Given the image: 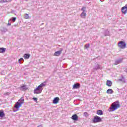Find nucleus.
<instances>
[{"label": "nucleus", "mask_w": 127, "mask_h": 127, "mask_svg": "<svg viewBox=\"0 0 127 127\" xmlns=\"http://www.w3.org/2000/svg\"><path fill=\"white\" fill-rule=\"evenodd\" d=\"M123 62V59H120L115 61V65H118V64H121Z\"/></svg>", "instance_id": "1a4fd4ad"}, {"label": "nucleus", "mask_w": 127, "mask_h": 127, "mask_svg": "<svg viewBox=\"0 0 127 127\" xmlns=\"http://www.w3.org/2000/svg\"><path fill=\"white\" fill-rule=\"evenodd\" d=\"M18 62L20 64H22L23 62H24V60L23 59V58H21L19 60H18Z\"/></svg>", "instance_id": "b1692460"}, {"label": "nucleus", "mask_w": 127, "mask_h": 127, "mask_svg": "<svg viewBox=\"0 0 127 127\" xmlns=\"http://www.w3.org/2000/svg\"><path fill=\"white\" fill-rule=\"evenodd\" d=\"M104 34L105 36H109V35H110V31H109L108 30H106L104 31Z\"/></svg>", "instance_id": "a211bd4d"}, {"label": "nucleus", "mask_w": 127, "mask_h": 127, "mask_svg": "<svg viewBox=\"0 0 127 127\" xmlns=\"http://www.w3.org/2000/svg\"><path fill=\"white\" fill-rule=\"evenodd\" d=\"M24 16L26 19H28V18H29V15H28V14H25Z\"/></svg>", "instance_id": "cd10ccee"}, {"label": "nucleus", "mask_w": 127, "mask_h": 127, "mask_svg": "<svg viewBox=\"0 0 127 127\" xmlns=\"http://www.w3.org/2000/svg\"><path fill=\"white\" fill-rule=\"evenodd\" d=\"M117 90L119 91V88H118Z\"/></svg>", "instance_id": "e433bc0d"}, {"label": "nucleus", "mask_w": 127, "mask_h": 127, "mask_svg": "<svg viewBox=\"0 0 127 127\" xmlns=\"http://www.w3.org/2000/svg\"><path fill=\"white\" fill-rule=\"evenodd\" d=\"M23 58L25 59H29L30 58V54H25L23 56Z\"/></svg>", "instance_id": "f8f14e48"}, {"label": "nucleus", "mask_w": 127, "mask_h": 127, "mask_svg": "<svg viewBox=\"0 0 127 127\" xmlns=\"http://www.w3.org/2000/svg\"><path fill=\"white\" fill-rule=\"evenodd\" d=\"M22 104H24V99H23V97H21L15 104V109L18 110V109L21 107V105H22Z\"/></svg>", "instance_id": "7ed1b4c3"}, {"label": "nucleus", "mask_w": 127, "mask_h": 127, "mask_svg": "<svg viewBox=\"0 0 127 127\" xmlns=\"http://www.w3.org/2000/svg\"><path fill=\"white\" fill-rule=\"evenodd\" d=\"M81 87V85L79 83H75L73 85V89H79Z\"/></svg>", "instance_id": "9b49d317"}, {"label": "nucleus", "mask_w": 127, "mask_h": 127, "mask_svg": "<svg viewBox=\"0 0 127 127\" xmlns=\"http://www.w3.org/2000/svg\"><path fill=\"white\" fill-rule=\"evenodd\" d=\"M10 20L13 21V22H14L15 21V20H16V17H12L11 19H10Z\"/></svg>", "instance_id": "a878e982"}, {"label": "nucleus", "mask_w": 127, "mask_h": 127, "mask_svg": "<svg viewBox=\"0 0 127 127\" xmlns=\"http://www.w3.org/2000/svg\"><path fill=\"white\" fill-rule=\"evenodd\" d=\"M14 112H16V111H14Z\"/></svg>", "instance_id": "4c0bfd02"}, {"label": "nucleus", "mask_w": 127, "mask_h": 127, "mask_svg": "<svg viewBox=\"0 0 127 127\" xmlns=\"http://www.w3.org/2000/svg\"><path fill=\"white\" fill-rule=\"evenodd\" d=\"M59 101H60L59 97H55L53 100V104H58V103H59Z\"/></svg>", "instance_id": "6e6552de"}, {"label": "nucleus", "mask_w": 127, "mask_h": 127, "mask_svg": "<svg viewBox=\"0 0 127 127\" xmlns=\"http://www.w3.org/2000/svg\"><path fill=\"white\" fill-rule=\"evenodd\" d=\"M5 116V114H4L3 110H0V118H3Z\"/></svg>", "instance_id": "2eb2a0df"}, {"label": "nucleus", "mask_w": 127, "mask_h": 127, "mask_svg": "<svg viewBox=\"0 0 127 127\" xmlns=\"http://www.w3.org/2000/svg\"><path fill=\"white\" fill-rule=\"evenodd\" d=\"M125 72H126V73H127V68L125 69V70H124Z\"/></svg>", "instance_id": "473e14b6"}, {"label": "nucleus", "mask_w": 127, "mask_h": 127, "mask_svg": "<svg viewBox=\"0 0 127 127\" xmlns=\"http://www.w3.org/2000/svg\"><path fill=\"white\" fill-rule=\"evenodd\" d=\"M7 31V29L5 27H3L2 29L1 30L2 33H5Z\"/></svg>", "instance_id": "aec40b11"}, {"label": "nucleus", "mask_w": 127, "mask_h": 127, "mask_svg": "<svg viewBox=\"0 0 127 127\" xmlns=\"http://www.w3.org/2000/svg\"><path fill=\"white\" fill-rule=\"evenodd\" d=\"M101 122H102V118H101V117L97 116H95L94 117L93 122L94 124H96V123H101Z\"/></svg>", "instance_id": "423d86ee"}, {"label": "nucleus", "mask_w": 127, "mask_h": 127, "mask_svg": "<svg viewBox=\"0 0 127 127\" xmlns=\"http://www.w3.org/2000/svg\"><path fill=\"white\" fill-rule=\"evenodd\" d=\"M32 99L33 101H35V102H37V98L33 97Z\"/></svg>", "instance_id": "c756f323"}, {"label": "nucleus", "mask_w": 127, "mask_h": 127, "mask_svg": "<svg viewBox=\"0 0 127 127\" xmlns=\"http://www.w3.org/2000/svg\"><path fill=\"white\" fill-rule=\"evenodd\" d=\"M106 85L108 87H112V85H113V82L111 80H107L106 82Z\"/></svg>", "instance_id": "ddd939ff"}, {"label": "nucleus", "mask_w": 127, "mask_h": 127, "mask_svg": "<svg viewBox=\"0 0 127 127\" xmlns=\"http://www.w3.org/2000/svg\"><path fill=\"white\" fill-rule=\"evenodd\" d=\"M100 1H102V0H100Z\"/></svg>", "instance_id": "c9c22d12"}, {"label": "nucleus", "mask_w": 127, "mask_h": 127, "mask_svg": "<svg viewBox=\"0 0 127 127\" xmlns=\"http://www.w3.org/2000/svg\"><path fill=\"white\" fill-rule=\"evenodd\" d=\"M97 115H99V116H102L103 115V111L101 110H99L97 112Z\"/></svg>", "instance_id": "412c9836"}, {"label": "nucleus", "mask_w": 127, "mask_h": 127, "mask_svg": "<svg viewBox=\"0 0 127 127\" xmlns=\"http://www.w3.org/2000/svg\"><path fill=\"white\" fill-rule=\"evenodd\" d=\"M118 46L121 49H125V48L127 47V44L126 43V42L123 41H121L118 43Z\"/></svg>", "instance_id": "20e7f679"}, {"label": "nucleus", "mask_w": 127, "mask_h": 127, "mask_svg": "<svg viewBox=\"0 0 127 127\" xmlns=\"http://www.w3.org/2000/svg\"><path fill=\"white\" fill-rule=\"evenodd\" d=\"M20 90H22V91H25L27 90V88H26V85H23L22 86H21L20 87Z\"/></svg>", "instance_id": "dca6fc26"}, {"label": "nucleus", "mask_w": 127, "mask_h": 127, "mask_svg": "<svg viewBox=\"0 0 127 127\" xmlns=\"http://www.w3.org/2000/svg\"><path fill=\"white\" fill-rule=\"evenodd\" d=\"M45 86V84L44 83H41L40 85H39L37 88H36L34 90V94H40L41 92H42V90H43V87Z\"/></svg>", "instance_id": "f03ea898"}, {"label": "nucleus", "mask_w": 127, "mask_h": 127, "mask_svg": "<svg viewBox=\"0 0 127 127\" xmlns=\"http://www.w3.org/2000/svg\"><path fill=\"white\" fill-rule=\"evenodd\" d=\"M106 93L110 94H114V91L112 89H109L107 90Z\"/></svg>", "instance_id": "f3484780"}, {"label": "nucleus", "mask_w": 127, "mask_h": 127, "mask_svg": "<svg viewBox=\"0 0 127 127\" xmlns=\"http://www.w3.org/2000/svg\"><path fill=\"white\" fill-rule=\"evenodd\" d=\"M84 47L86 48V49H88V48H90V44H87L85 45Z\"/></svg>", "instance_id": "bb28decb"}, {"label": "nucleus", "mask_w": 127, "mask_h": 127, "mask_svg": "<svg viewBox=\"0 0 127 127\" xmlns=\"http://www.w3.org/2000/svg\"><path fill=\"white\" fill-rule=\"evenodd\" d=\"M6 49L4 48H0V53H4Z\"/></svg>", "instance_id": "6ab92c4d"}, {"label": "nucleus", "mask_w": 127, "mask_h": 127, "mask_svg": "<svg viewBox=\"0 0 127 127\" xmlns=\"http://www.w3.org/2000/svg\"><path fill=\"white\" fill-rule=\"evenodd\" d=\"M119 81H120L121 82H124V83L126 82V78L124 76L122 75V78L119 79Z\"/></svg>", "instance_id": "5701e85b"}, {"label": "nucleus", "mask_w": 127, "mask_h": 127, "mask_svg": "<svg viewBox=\"0 0 127 127\" xmlns=\"http://www.w3.org/2000/svg\"><path fill=\"white\" fill-rule=\"evenodd\" d=\"M62 50H63V49H62L61 51L56 52L54 54V56H59V55H61V53H62Z\"/></svg>", "instance_id": "9d476101"}, {"label": "nucleus", "mask_w": 127, "mask_h": 127, "mask_svg": "<svg viewBox=\"0 0 127 127\" xmlns=\"http://www.w3.org/2000/svg\"><path fill=\"white\" fill-rule=\"evenodd\" d=\"M127 6H125L122 8L121 11L122 13H125V11L126 10V9H127Z\"/></svg>", "instance_id": "4be33fe9"}, {"label": "nucleus", "mask_w": 127, "mask_h": 127, "mask_svg": "<svg viewBox=\"0 0 127 127\" xmlns=\"http://www.w3.org/2000/svg\"><path fill=\"white\" fill-rule=\"evenodd\" d=\"M71 119L73 120V121H79V118L78 117V115L77 114H74L72 116Z\"/></svg>", "instance_id": "0eeeda50"}, {"label": "nucleus", "mask_w": 127, "mask_h": 127, "mask_svg": "<svg viewBox=\"0 0 127 127\" xmlns=\"http://www.w3.org/2000/svg\"><path fill=\"white\" fill-rule=\"evenodd\" d=\"M11 0H0V2L1 3H3L4 2H7V1H10Z\"/></svg>", "instance_id": "393cba45"}, {"label": "nucleus", "mask_w": 127, "mask_h": 127, "mask_svg": "<svg viewBox=\"0 0 127 127\" xmlns=\"http://www.w3.org/2000/svg\"><path fill=\"white\" fill-rule=\"evenodd\" d=\"M37 127H42V125L38 126Z\"/></svg>", "instance_id": "72a5a7b5"}, {"label": "nucleus", "mask_w": 127, "mask_h": 127, "mask_svg": "<svg viewBox=\"0 0 127 127\" xmlns=\"http://www.w3.org/2000/svg\"><path fill=\"white\" fill-rule=\"evenodd\" d=\"M120 107V102L117 101L112 104V106L109 109V112H114V111H116V110L119 109Z\"/></svg>", "instance_id": "f257e3e1"}, {"label": "nucleus", "mask_w": 127, "mask_h": 127, "mask_svg": "<svg viewBox=\"0 0 127 127\" xmlns=\"http://www.w3.org/2000/svg\"><path fill=\"white\" fill-rule=\"evenodd\" d=\"M101 65H100L98 64H97L94 67L93 69L94 70H99V69H101Z\"/></svg>", "instance_id": "4468645a"}, {"label": "nucleus", "mask_w": 127, "mask_h": 127, "mask_svg": "<svg viewBox=\"0 0 127 127\" xmlns=\"http://www.w3.org/2000/svg\"><path fill=\"white\" fill-rule=\"evenodd\" d=\"M81 10L83 12L81 13L80 17L81 18H86V16L87 15V13H86V7H83L81 8Z\"/></svg>", "instance_id": "39448f33"}, {"label": "nucleus", "mask_w": 127, "mask_h": 127, "mask_svg": "<svg viewBox=\"0 0 127 127\" xmlns=\"http://www.w3.org/2000/svg\"><path fill=\"white\" fill-rule=\"evenodd\" d=\"M44 83H46V81L44 82Z\"/></svg>", "instance_id": "f704fd0d"}, {"label": "nucleus", "mask_w": 127, "mask_h": 127, "mask_svg": "<svg viewBox=\"0 0 127 127\" xmlns=\"http://www.w3.org/2000/svg\"><path fill=\"white\" fill-rule=\"evenodd\" d=\"M83 116L84 117H86V118L89 117V115L88 114V113H87V112H84L83 114Z\"/></svg>", "instance_id": "c85d7f7f"}, {"label": "nucleus", "mask_w": 127, "mask_h": 127, "mask_svg": "<svg viewBox=\"0 0 127 127\" xmlns=\"http://www.w3.org/2000/svg\"><path fill=\"white\" fill-rule=\"evenodd\" d=\"M127 13V8L126 9V10H125V11H124V14H126V13Z\"/></svg>", "instance_id": "7c9ffc66"}, {"label": "nucleus", "mask_w": 127, "mask_h": 127, "mask_svg": "<svg viewBox=\"0 0 127 127\" xmlns=\"http://www.w3.org/2000/svg\"><path fill=\"white\" fill-rule=\"evenodd\" d=\"M7 25H8V26H10V25H11V24L10 23H8L7 24Z\"/></svg>", "instance_id": "2f4dec72"}]
</instances>
